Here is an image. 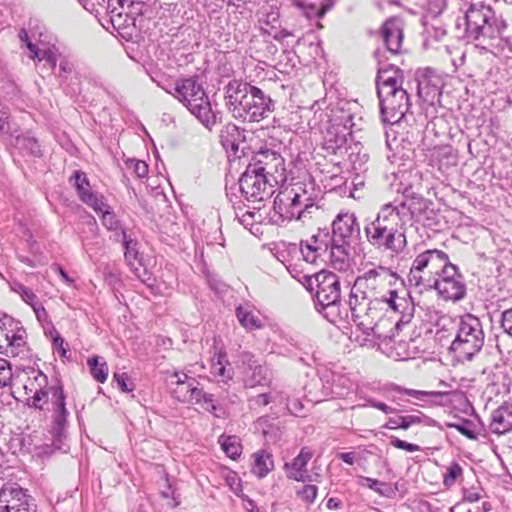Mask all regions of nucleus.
Segmentation results:
<instances>
[{
	"instance_id": "obj_24",
	"label": "nucleus",
	"mask_w": 512,
	"mask_h": 512,
	"mask_svg": "<svg viewBox=\"0 0 512 512\" xmlns=\"http://www.w3.org/2000/svg\"><path fill=\"white\" fill-rule=\"evenodd\" d=\"M403 71L393 64L381 65L376 76L377 93L403 87Z\"/></svg>"
},
{
	"instance_id": "obj_38",
	"label": "nucleus",
	"mask_w": 512,
	"mask_h": 512,
	"mask_svg": "<svg viewBox=\"0 0 512 512\" xmlns=\"http://www.w3.org/2000/svg\"><path fill=\"white\" fill-rule=\"evenodd\" d=\"M254 464L252 472L258 478H264L274 467L272 455L266 450H259L253 455Z\"/></svg>"
},
{
	"instance_id": "obj_49",
	"label": "nucleus",
	"mask_w": 512,
	"mask_h": 512,
	"mask_svg": "<svg viewBox=\"0 0 512 512\" xmlns=\"http://www.w3.org/2000/svg\"><path fill=\"white\" fill-rule=\"evenodd\" d=\"M12 367L8 360L0 357V387H7L12 382Z\"/></svg>"
},
{
	"instance_id": "obj_23",
	"label": "nucleus",
	"mask_w": 512,
	"mask_h": 512,
	"mask_svg": "<svg viewBox=\"0 0 512 512\" xmlns=\"http://www.w3.org/2000/svg\"><path fill=\"white\" fill-rule=\"evenodd\" d=\"M72 179L74 180L77 195L83 203L92 209H101L103 207L104 197L91 190L90 182L83 171H75Z\"/></svg>"
},
{
	"instance_id": "obj_4",
	"label": "nucleus",
	"mask_w": 512,
	"mask_h": 512,
	"mask_svg": "<svg viewBox=\"0 0 512 512\" xmlns=\"http://www.w3.org/2000/svg\"><path fill=\"white\" fill-rule=\"evenodd\" d=\"M364 233L371 246L392 256L402 254L407 247V226L387 203L380 207L373 220L366 223Z\"/></svg>"
},
{
	"instance_id": "obj_30",
	"label": "nucleus",
	"mask_w": 512,
	"mask_h": 512,
	"mask_svg": "<svg viewBox=\"0 0 512 512\" xmlns=\"http://www.w3.org/2000/svg\"><path fill=\"white\" fill-rule=\"evenodd\" d=\"M124 247V257L127 261L128 265L131 267V270L133 273L138 277L141 278L140 275V268L142 267L141 258L139 256L138 252V242L131 237L130 234L127 232H122V237L120 240Z\"/></svg>"
},
{
	"instance_id": "obj_47",
	"label": "nucleus",
	"mask_w": 512,
	"mask_h": 512,
	"mask_svg": "<svg viewBox=\"0 0 512 512\" xmlns=\"http://www.w3.org/2000/svg\"><path fill=\"white\" fill-rule=\"evenodd\" d=\"M362 481L364 482V485L375 491L380 496L390 498L395 494V489L386 483L378 481L377 479L362 477Z\"/></svg>"
},
{
	"instance_id": "obj_63",
	"label": "nucleus",
	"mask_w": 512,
	"mask_h": 512,
	"mask_svg": "<svg viewBox=\"0 0 512 512\" xmlns=\"http://www.w3.org/2000/svg\"><path fill=\"white\" fill-rule=\"evenodd\" d=\"M162 497L171 498L172 503L170 504L173 508L177 507L180 504V500L176 497L175 491L172 489L171 485L168 483V487L166 490L161 492Z\"/></svg>"
},
{
	"instance_id": "obj_61",
	"label": "nucleus",
	"mask_w": 512,
	"mask_h": 512,
	"mask_svg": "<svg viewBox=\"0 0 512 512\" xmlns=\"http://www.w3.org/2000/svg\"><path fill=\"white\" fill-rule=\"evenodd\" d=\"M31 308L35 313L36 319L40 323H45L48 321V313L41 302H38L37 304H35V306H32Z\"/></svg>"
},
{
	"instance_id": "obj_20",
	"label": "nucleus",
	"mask_w": 512,
	"mask_h": 512,
	"mask_svg": "<svg viewBox=\"0 0 512 512\" xmlns=\"http://www.w3.org/2000/svg\"><path fill=\"white\" fill-rule=\"evenodd\" d=\"M387 204L393 209V212L398 214L399 219L405 226L411 220L421 221L422 215L428 208L427 201L422 197H412L404 201L394 200Z\"/></svg>"
},
{
	"instance_id": "obj_8",
	"label": "nucleus",
	"mask_w": 512,
	"mask_h": 512,
	"mask_svg": "<svg viewBox=\"0 0 512 512\" xmlns=\"http://www.w3.org/2000/svg\"><path fill=\"white\" fill-rule=\"evenodd\" d=\"M173 97L181 102L207 129L218 122V112L213 111L208 95L197 77H182L174 83Z\"/></svg>"
},
{
	"instance_id": "obj_54",
	"label": "nucleus",
	"mask_w": 512,
	"mask_h": 512,
	"mask_svg": "<svg viewBox=\"0 0 512 512\" xmlns=\"http://www.w3.org/2000/svg\"><path fill=\"white\" fill-rule=\"evenodd\" d=\"M113 378L123 392H131L134 390V384L130 381L125 372H115Z\"/></svg>"
},
{
	"instance_id": "obj_28",
	"label": "nucleus",
	"mask_w": 512,
	"mask_h": 512,
	"mask_svg": "<svg viewBox=\"0 0 512 512\" xmlns=\"http://www.w3.org/2000/svg\"><path fill=\"white\" fill-rule=\"evenodd\" d=\"M490 430L503 435L512 430V403L505 402L491 415Z\"/></svg>"
},
{
	"instance_id": "obj_21",
	"label": "nucleus",
	"mask_w": 512,
	"mask_h": 512,
	"mask_svg": "<svg viewBox=\"0 0 512 512\" xmlns=\"http://www.w3.org/2000/svg\"><path fill=\"white\" fill-rule=\"evenodd\" d=\"M331 238L328 232H318L309 240L301 241V253L308 263H314L318 257L327 254Z\"/></svg>"
},
{
	"instance_id": "obj_48",
	"label": "nucleus",
	"mask_w": 512,
	"mask_h": 512,
	"mask_svg": "<svg viewBox=\"0 0 512 512\" xmlns=\"http://www.w3.org/2000/svg\"><path fill=\"white\" fill-rule=\"evenodd\" d=\"M448 427L456 429L462 435L471 440L477 439V433L474 430V423L468 419H461L458 422L448 423Z\"/></svg>"
},
{
	"instance_id": "obj_60",
	"label": "nucleus",
	"mask_w": 512,
	"mask_h": 512,
	"mask_svg": "<svg viewBox=\"0 0 512 512\" xmlns=\"http://www.w3.org/2000/svg\"><path fill=\"white\" fill-rule=\"evenodd\" d=\"M85 10L90 13H98V6H102L105 0H77Z\"/></svg>"
},
{
	"instance_id": "obj_26",
	"label": "nucleus",
	"mask_w": 512,
	"mask_h": 512,
	"mask_svg": "<svg viewBox=\"0 0 512 512\" xmlns=\"http://www.w3.org/2000/svg\"><path fill=\"white\" fill-rule=\"evenodd\" d=\"M381 35L387 50L392 54L400 52L403 40L402 24L396 18L387 20L381 29Z\"/></svg>"
},
{
	"instance_id": "obj_50",
	"label": "nucleus",
	"mask_w": 512,
	"mask_h": 512,
	"mask_svg": "<svg viewBox=\"0 0 512 512\" xmlns=\"http://www.w3.org/2000/svg\"><path fill=\"white\" fill-rule=\"evenodd\" d=\"M424 9L431 17L439 16L447 6L446 0H425Z\"/></svg>"
},
{
	"instance_id": "obj_25",
	"label": "nucleus",
	"mask_w": 512,
	"mask_h": 512,
	"mask_svg": "<svg viewBox=\"0 0 512 512\" xmlns=\"http://www.w3.org/2000/svg\"><path fill=\"white\" fill-rule=\"evenodd\" d=\"M279 12L271 10L259 20L260 30L263 35L272 37L275 40H284L289 36H296V30L282 28L279 21Z\"/></svg>"
},
{
	"instance_id": "obj_36",
	"label": "nucleus",
	"mask_w": 512,
	"mask_h": 512,
	"mask_svg": "<svg viewBox=\"0 0 512 512\" xmlns=\"http://www.w3.org/2000/svg\"><path fill=\"white\" fill-rule=\"evenodd\" d=\"M186 403L199 404L208 412L216 411L214 396L206 393L202 388H199L197 382L194 383L192 389H190L189 400Z\"/></svg>"
},
{
	"instance_id": "obj_32",
	"label": "nucleus",
	"mask_w": 512,
	"mask_h": 512,
	"mask_svg": "<svg viewBox=\"0 0 512 512\" xmlns=\"http://www.w3.org/2000/svg\"><path fill=\"white\" fill-rule=\"evenodd\" d=\"M100 215L102 224L109 230L114 232L116 241H119L122 237V232H127L113 212L111 207L103 200V207L101 209H93Z\"/></svg>"
},
{
	"instance_id": "obj_12",
	"label": "nucleus",
	"mask_w": 512,
	"mask_h": 512,
	"mask_svg": "<svg viewBox=\"0 0 512 512\" xmlns=\"http://www.w3.org/2000/svg\"><path fill=\"white\" fill-rule=\"evenodd\" d=\"M380 102V112L384 123L396 124L400 122L410 108V97L404 87L384 89L377 93Z\"/></svg>"
},
{
	"instance_id": "obj_51",
	"label": "nucleus",
	"mask_w": 512,
	"mask_h": 512,
	"mask_svg": "<svg viewBox=\"0 0 512 512\" xmlns=\"http://www.w3.org/2000/svg\"><path fill=\"white\" fill-rule=\"evenodd\" d=\"M125 164L127 169L132 170L138 178H144L148 174V165L142 160L128 159Z\"/></svg>"
},
{
	"instance_id": "obj_40",
	"label": "nucleus",
	"mask_w": 512,
	"mask_h": 512,
	"mask_svg": "<svg viewBox=\"0 0 512 512\" xmlns=\"http://www.w3.org/2000/svg\"><path fill=\"white\" fill-rule=\"evenodd\" d=\"M218 443L225 454L233 460L238 459L242 454L240 438L235 435L222 434L218 438Z\"/></svg>"
},
{
	"instance_id": "obj_34",
	"label": "nucleus",
	"mask_w": 512,
	"mask_h": 512,
	"mask_svg": "<svg viewBox=\"0 0 512 512\" xmlns=\"http://www.w3.org/2000/svg\"><path fill=\"white\" fill-rule=\"evenodd\" d=\"M332 5L331 0H298L297 4L309 19L322 17Z\"/></svg>"
},
{
	"instance_id": "obj_52",
	"label": "nucleus",
	"mask_w": 512,
	"mask_h": 512,
	"mask_svg": "<svg viewBox=\"0 0 512 512\" xmlns=\"http://www.w3.org/2000/svg\"><path fill=\"white\" fill-rule=\"evenodd\" d=\"M463 473L462 467L457 463L453 462L448 468L447 473L444 475L443 483L446 487H451L458 477Z\"/></svg>"
},
{
	"instance_id": "obj_7",
	"label": "nucleus",
	"mask_w": 512,
	"mask_h": 512,
	"mask_svg": "<svg viewBox=\"0 0 512 512\" xmlns=\"http://www.w3.org/2000/svg\"><path fill=\"white\" fill-rule=\"evenodd\" d=\"M303 284L314 293L315 308L325 319L335 325L344 321L347 312L340 309V280L335 273L322 270L314 275H305Z\"/></svg>"
},
{
	"instance_id": "obj_5",
	"label": "nucleus",
	"mask_w": 512,
	"mask_h": 512,
	"mask_svg": "<svg viewBox=\"0 0 512 512\" xmlns=\"http://www.w3.org/2000/svg\"><path fill=\"white\" fill-rule=\"evenodd\" d=\"M25 393L31 394L28 398L29 405L42 410L49 401L53 411V434L61 438L68 423L69 412L66 409L65 394L63 386L59 381L49 383L48 377L42 371H34L33 377L28 378L24 384Z\"/></svg>"
},
{
	"instance_id": "obj_27",
	"label": "nucleus",
	"mask_w": 512,
	"mask_h": 512,
	"mask_svg": "<svg viewBox=\"0 0 512 512\" xmlns=\"http://www.w3.org/2000/svg\"><path fill=\"white\" fill-rule=\"evenodd\" d=\"M313 453L310 448L303 447L300 453L292 460L291 463L285 464L287 476L298 482L310 481V476L307 474L306 466L311 460Z\"/></svg>"
},
{
	"instance_id": "obj_16",
	"label": "nucleus",
	"mask_w": 512,
	"mask_h": 512,
	"mask_svg": "<svg viewBox=\"0 0 512 512\" xmlns=\"http://www.w3.org/2000/svg\"><path fill=\"white\" fill-rule=\"evenodd\" d=\"M0 512H37L34 499L16 483H7L0 490Z\"/></svg>"
},
{
	"instance_id": "obj_45",
	"label": "nucleus",
	"mask_w": 512,
	"mask_h": 512,
	"mask_svg": "<svg viewBox=\"0 0 512 512\" xmlns=\"http://www.w3.org/2000/svg\"><path fill=\"white\" fill-rule=\"evenodd\" d=\"M11 290L17 293L30 307L35 306V304L40 302L38 296L33 292V290L20 282H13L11 284Z\"/></svg>"
},
{
	"instance_id": "obj_43",
	"label": "nucleus",
	"mask_w": 512,
	"mask_h": 512,
	"mask_svg": "<svg viewBox=\"0 0 512 512\" xmlns=\"http://www.w3.org/2000/svg\"><path fill=\"white\" fill-rule=\"evenodd\" d=\"M236 316L240 324L247 330L258 329L262 326L259 317L248 307L239 306L236 309Z\"/></svg>"
},
{
	"instance_id": "obj_41",
	"label": "nucleus",
	"mask_w": 512,
	"mask_h": 512,
	"mask_svg": "<svg viewBox=\"0 0 512 512\" xmlns=\"http://www.w3.org/2000/svg\"><path fill=\"white\" fill-rule=\"evenodd\" d=\"M30 58L39 61H46L51 69H55L57 64V51L54 46L39 48L34 43H29Z\"/></svg>"
},
{
	"instance_id": "obj_2",
	"label": "nucleus",
	"mask_w": 512,
	"mask_h": 512,
	"mask_svg": "<svg viewBox=\"0 0 512 512\" xmlns=\"http://www.w3.org/2000/svg\"><path fill=\"white\" fill-rule=\"evenodd\" d=\"M225 106L234 118L259 122L274 111L275 103L260 88L247 82L231 80L225 87Z\"/></svg>"
},
{
	"instance_id": "obj_13",
	"label": "nucleus",
	"mask_w": 512,
	"mask_h": 512,
	"mask_svg": "<svg viewBox=\"0 0 512 512\" xmlns=\"http://www.w3.org/2000/svg\"><path fill=\"white\" fill-rule=\"evenodd\" d=\"M432 288L436 289L445 300L459 301L466 293L463 276L455 265L449 263V260L432 283Z\"/></svg>"
},
{
	"instance_id": "obj_14",
	"label": "nucleus",
	"mask_w": 512,
	"mask_h": 512,
	"mask_svg": "<svg viewBox=\"0 0 512 512\" xmlns=\"http://www.w3.org/2000/svg\"><path fill=\"white\" fill-rule=\"evenodd\" d=\"M275 186L264 174L254 171L250 165L239 179L240 191L249 202H261L269 198L274 193Z\"/></svg>"
},
{
	"instance_id": "obj_64",
	"label": "nucleus",
	"mask_w": 512,
	"mask_h": 512,
	"mask_svg": "<svg viewBox=\"0 0 512 512\" xmlns=\"http://www.w3.org/2000/svg\"><path fill=\"white\" fill-rule=\"evenodd\" d=\"M482 498V495L479 491L474 489H469L464 491L463 499L467 502L473 503L477 502Z\"/></svg>"
},
{
	"instance_id": "obj_42",
	"label": "nucleus",
	"mask_w": 512,
	"mask_h": 512,
	"mask_svg": "<svg viewBox=\"0 0 512 512\" xmlns=\"http://www.w3.org/2000/svg\"><path fill=\"white\" fill-rule=\"evenodd\" d=\"M431 161L438 166L439 169L454 165L456 157L450 146L435 147L431 153Z\"/></svg>"
},
{
	"instance_id": "obj_6",
	"label": "nucleus",
	"mask_w": 512,
	"mask_h": 512,
	"mask_svg": "<svg viewBox=\"0 0 512 512\" xmlns=\"http://www.w3.org/2000/svg\"><path fill=\"white\" fill-rule=\"evenodd\" d=\"M321 193L315 181L308 176L280 190L274 199L273 210L282 221L303 220L317 209Z\"/></svg>"
},
{
	"instance_id": "obj_29",
	"label": "nucleus",
	"mask_w": 512,
	"mask_h": 512,
	"mask_svg": "<svg viewBox=\"0 0 512 512\" xmlns=\"http://www.w3.org/2000/svg\"><path fill=\"white\" fill-rule=\"evenodd\" d=\"M327 253L334 269L346 271L350 267V243L331 239Z\"/></svg>"
},
{
	"instance_id": "obj_1",
	"label": "nucleus",
	"mask_w": 512,
	"mask_h": 512,
	"mask_svg": "<svg viewBox=\"0 0 512 512\" xmlns=\"http://www.w3.org/2000/svg\"><path fill=\"white\" fill-rule=\"evenodd\" d=\"M390 276L389 269L379 266L356 278L350 291L348 305L352 321L359 330L369 314L378 312L377 306L382 304L379 298L386 291Z\"/></svg>"
},
{
	"instance_id": "obj_62",
	"label": "nucleus",
	"mask_w": 512,
	"mask_h": 512,
	"mask_svg": "<svg viewBox=\"0 0 512 512\" xmlns=\"http://www.w3.org/2000/svg\"><path fill=\"white\" fill-rule=\"evenodd\" d=\"M273 400L271 394L261 393L253 397L250 401L256 406H266Z\"/></svg>"
},
{
	"instance_id": "obj_19",
	"label": "nucleus",
	"mask_w": 512,
	"mask_h": 512,
	"mask_svg": "<svg viewBox=\"0 0 512 512\" xmlns=\"http://www.w3.org/2000/svg\"><path fill=\"white\" fill-rule=\"evenodd\" d=\"M352 119V115L347 114L343 116L340 123H334L327 129L324 136V148L327 151L336 154L345 146L347 136L351 134L354 125Z\"/></svg>"
},
{
	"instance_id": "obj_59",
	"label": "nucleus",
	"mask_w": 512,
	"mask_h": 512,
	"mask_svg": "<svg viewBox=\"0 0 512 512\" xmlns=\"http://www.w3.org/2000/svg\"><path fill=\"white\" fill-rule=\"evenodd\" d=\"M363 407H367V406H370V407H373V408H376L386 414H391V413H394L395 412V409L388 406L387 404L383 403V402H380V401H377L375 399H368L366 400V403L362 405Z\"/></svg>"
},
{
	"instance_id": "obj_39",
	"label": "nucleus",
	"mask_w": 512,
	"mask_h": 512,
	"mask_svg": "<svg viewBox=\"0 0 512 512\" xmlns=\"http://www.w3.org/2000/svg\"><path fill=\"white\" fill-rule=\"evenodd\" d=\"M240 138L239 128L231 123L225 125L220 132V142L226 150L237 151Z\"/></svg>"
},
{
	"instance_id": "obj_18",
	"label": "nucleus",
	"mask_w": 512,
	"mask_h": 512,
	"mask_svg": "<svg viewBox=\"0 0 512 512\" xmlns=\"http://www.w3.org/2000/svg\"><path fill=\"white\" fill-rule=\"evenodd\" d=\"M360 236V226L353 212H340L332 222V237L334 241L350 243Z\"/></svg>"
},
{
	"instance_id": "obj_58",
	"label": "nucleus",
	"mask_w": 512,
	"mask_h": 512,
	"mask_svg": "<svg viewBox=\"0 0 512 512\" xmlns=\"http://www.w3.org/2000/svg\"><path fill=\"white\" fill-rule=\"evenodd\" d=\"M391 444L398 448V449H403V450H406L408 452H416V451H419L420 450V447L416 444H412V443H408L404 440H401L397 437H392L391 438Z\"/></svg>"
},
{
	"instance_id": "obj_3",
	"label": "nucleus",
	"mask_w": 512,
	"mask_h": 512,
	"mask_svg": "<svg viewBox=\"0 0 512 512\" xmlns=\"http://www.w3.org/2000/svg\"><path fill=\"white\" fill-rule=\"evenodd\" d=\"M466 34L468 38L478 41V45L493 54H500L510 43L502 37L505 24L495 11L483 2L472 3L465 12Z\"/></svg>"
},
{
	"instance_id": "obj_53",
	"label": "nucleus",
	"mask_w": 512,
	"mask_h": 512,
	"mask_svg": "<svg viewBox=\"0 0 512 512\" xmlns=\"http://www.w3.org/2000/svg\"><path fill=\"white\" fill-rule=\"evenodd\" d=\"M0 133L10 136H14L17 133V129L10 122L9 113L5 110H0Z\"/></svg>"
},
{
	"instance_id": "obj_57",
	"label": "nucleus",
	"mask_w": 512,
	"mask_h": 512,
	"mask_svg": "<svg viewBox=\"0 0 512 512\" xmlns=\"http://www.w3.org/2000/svg\"><path fill=\"white\" fill-rule=\"evenodd\" d=\"M240 359L244 366V373L247 370L253 369L254 366H258L260 364L258 362V360L255 358V356L252 353L247 352V351L241 353Z\"/></svg>"
},
{
	"instance_id": "obj_10",
	"label": "nucleus",
	"mask_w": 512,
	"mask_h": 512,
	"mask_svg": "<svg viewBox=\"0 0 512 512\" xmlns=\"http://www.w3.org/2000/svg\"><path fill=\"white\" fill-rule=\"evenodd\" d=\"M482 324L476 316L466 314L460 318L456 337L450 349L461 360H471L484 345Z\"/></svg>"
},
{
	"instance_id": "obj_44",
	"label": "nucleus",
	"mask_w": 512,
	"mask_h": 512,
	"mask_svg": "<svg viewBox=\"0 0 512 512\" xmlns=\"http://www.w3.org/2000/svg\"><path fill=\"white\" fill-rule=\"evenodd\" d=\"M87 364L90 368V372L93 378L96 381L104 383L107 380L109 370L104 358L93 356L87 360Z\"/></svg>"
},
{
	"instance_id": "obj_37",
	"label": "nucleus",
	"mask_w": 512,
	"mask_h": 512,
	"mask_svg": "<svg viewBox=\"0 0 512 512\" xmlns=\"http://www.w3.org/2000/svg\"><path fill=\"white\" fill-rule=\"evenodd\" d=\"M127 0H107L106 10L110 16V22L112 26L119 30L126 26L128 21V15L126 14L125 19L123 18L124 4Z\"/></svg>"
},
{
	"instance_id": "obj_11",
	"label": "nucleus",
	"mask_w": 512,
	"mask_h": 512,
	"mask_svg": "<svg viewBox=\"0 0 512 512\" xmlns=\"http://www.w3.org/2000/svg\"><path fill=\"white\" fill-rule=\"evenodd\" d=\"M448 255L437 249L426 250L414 259L408 274V282L411 286L424 289H432V283L436 280L441 269L445 267Z\"/></svg>"
},
{
	"instance_id": "obj_33",
	"label": "nucleus",
	"mask_w": 512,
	"mask_h": 512,
	"mask_svg": "<svg viewBox=\"0 0 512 512\" xmlns=\"http://www.w3.org/2000/svg\"><path fill=\"white\" fill-rule=\"evenodd\" d=\"M194 383H196V380L186 373L175 372L171 376V384L176 385L172 390L174 397L181 402H187L189 400L190 389H192Z\"/></svg>"
},
{
	"instance_id": "obj_17",
	"label": "nucleus",
	"mask_w": 512,
	"mask_h": 512,
	"mask_svg": "<svg viewBox=\"0 0 512 512\" xmlns=\"http://www.w3.org/2000/svg\"><path fill=\"white\" fill-rule=\"evenodd\" d=\"M0 333L7 342V351L16 356L23 352L26 346V330L14 318L4 315L0 318Z\"/></svg>"
},
{
	"instance_id": "obj_31",
	"label": "nucleus",
	"mask_w": 512,
	"mask_h": 512,
	"mask_svg": "<svg viewBox=\"0 0 512 512\" xmlns=\"http://www.w3.org/2000/svg\"><path fill=\"white\" fill-rule=\"evenodd\" d=\"M271 382L272 372L266 365L254 366L253 369L247 370L244 374L245 387L270 386Z\"/></svg>"
},
{
	"instance_id": "obj_35",
	"label": "nucleus",
	"mask_w": 512,
	"mask_h": 512,
	"mask_svg": "<svg viewBox=\"0 0 512 512\" xmlns=\"http://www.w3.org/2000/svg\"><path fill=\"white\" fill-rule=\"evenodd\" d=\"M229 365L227 354L225 351L220 350L212 358L211 373L219 377L222 381L231 380L233 377L232 368H227Z\"/></svg>"
},
{
	"instance_id": "obj_22",
	"label": "nucleus",
	"mask_w": 512,
	"mask_h": 512,
	"mask_svg": "<svg viewBox=\"0 0 512 512\" xmlns=\"http://www.w3.org/2000/svg\"><path fill=\"white\" fill-rule=\"evenodd\" d=\"M442 90V79L431 71L417 78V94L423 101L434 104L439 100Z\"/></svg>"
},
{
	"instance_id": "obj_15",
	"label": "nucleus",
	"mask_w": 512,
	"mask_h": 512,
	"mask_svg": "<svg viewBox=\"0 0 512 512\" xmlns=\"http://www.w3.org/2000/svg\"><path fill=\"white\" fill-rule=\"evenodd\" d=\"M254 171L264 174L272 184H283L287 180L284 158L273 150H261L249 164Z\"/></svg>"
},
{
	"instance_id": "obj_46",
	"label": "nucleus",
	"mask_w": 512,
	"mask_h": 512,
	"mask_svg": "<svg viewBox=\"0 0 512 512\" xmlns=\"http://www.w3.org/2000/svg\"><path fill=\"white\" fill-rule=\"evenodd\" d=\"M14 145L18 149L24 150L31 155H40V146L37 140L32 137L16 135Z\"/></svg>"
},
{
	"instance_id": "obj_9",
	"label": "nucleus",
	"mask_w": 512,
	"mask_h": 512,
	"mask_svg": "<svg viewBox=\"0 0 512 512\" xmlns=\"http://www.w3.org/2000/svg\"><path fill=\"white\" fill-rule=\"evenodd\" d=\"M379 304L375 314H369L360 330L367 336L380 337L378 332V321L382 318L384 312L392 311L400 314L399 320L395 326L400 327L401 324H407L413 317V306L409 303L408 299L401 297L395 290L386 289L381 298H379Z\"/></svg>"
},
{
	"instance_id": "obj_55",
	"label": "nucleus",
	"mask_w": 512,
	"mask_h": 512,
	"mask_svg": "<svg viewBox=\"0 0 512 512\" xmlns=\"http://www.w3.org/2000/svg\"><path fill=\"white\" fill-rule=\"evenodd\" d=\"M317 487L315 485H305L300 491L298 496L307 503H313L317 497Z\"/></svg>"
},
{
	"instance_id": "obj_56",
	"label": "nucleus",
	"mask_w": 512,
	"mask_h": 512,
	"mask_svg": "<svg viewBox=\"0 0 512 512\" xmlns=\"http://www.w3.org/2000/svg\"><path fill=\"white\" fill-rule=\"evenodd\" d=\"M501 327L505 333L512 337V308L506 309L502 312Z\"/></svg>"
}]
</instances>
